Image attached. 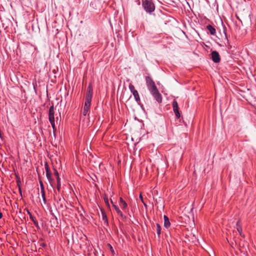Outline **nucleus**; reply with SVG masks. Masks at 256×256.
<instances>
[{
  "mask_svg": "<svg viewBox=\"0 0 256 256\" xmlns=\"http://www.w3.org/2000/svg\"><path fill=\"white\" fill-rule=\"evenodd\" d=\"M108 246L110 248V250L112 252V253L114 254V251L112 246L110 244H108Z\"/></svg>",
  "mask_w": 256,
  "mask_h": 256,
  "instance_id": "23",
  "label": "nucleus"
},
{
  "mask_svg": "<svg viewBox=\"0 0 256 256\" xmlns=\"http://www.w3.org/2000/svg\"><path fill=\"white\" fill-rule=\"evenodd\" d=\"M40 190H44V185H42V186H40Z\"/></svg>",
  "mask_w": 256,
  "mask_h": 256,
  "instance_id": "34",
  "label": "nucleus"
},
{
  "mask_svg": "<svg viewBox=\"0 0 256 256\" xmlns=\"http://www.w3.org/2000/svg\"><path fill=\"white\" fill-rule=\"evenodd\" d=\"M54 175L56 177L57 181L56 188L58 192H60L61 188L60 178L59 176L58 172L56 168H54Z\"/></svg>",
  "mask_w": 256,
  "mask_h": 256,
  "instance_id": "8",
  "label": "nucleus"
},
{
  "mask_svg": "<svg viewBox=\"0 0 256 256\" xmlns=\"http://www.w3.org/2000/svg\"><path fill=\"white\" fill-rule=\"evenodd\" d=\"M172 108L176 118H179L180 117V114L179 112L178 102L176 100H174L172 102Z\"/></svg>",
  "mask_w": 256,
  "mask_h": 256,
  "instance_id": "7",
  "label": "nucleus"
},
{
  "mask_svg": "<svg viewBox=\"0 0 256 256\" xmlns=\"http://www.w3.org/2000/svg\"><path fill=\"white\" fill-rule=\"evenodd\" d=\"M206 28L208 30L210 33L212 35H215L216 34V30L215 28L210 24H208L206 26Z\"/></svg>",
  "mask_w": 256,
  "mask_h": 256,
  "instance_id": "13",
  "label": "nucleus"
},
{
  "mask_svg": "<svg viewBox=\"0 0 256 256\" xmlns=\"http://www.w3.org/2000/svg\"><path fill=\"white\" fill-rule=\"evenodd\" d=\"M116 213L120 216L122 220H124L126 219V216L122 214V212L120 210H119Z\"/></svg>",
  "mask_w": 256,
  "mask_h": 256,
  "instance_id": "20",
  "label": "nucleus"
},
{
  "mask_svg": "<svg viewBox=\"0 0 256 256\" xmlns=\"http://www.w3.org/2000/svg\"><path fill=\"white\" fill-rule=\"evenodd\" d=\"M40 246L42 248H45L46 246V244L44 242H42L40 244Z\"/></svg>",
  "mask_w": 256,
  "mask_h": 256,
  "instance_id": "28",
  "label": "nucleus"
},
{
  "mask_svg": "<svg viewBox=\"0 0 256 256\" xmlns=\"http://www.w3.org/2000/svg\"><path fill=\"white\" fill-rule=\"evenodd\" d=\"M39 182H40V186H42V185H43V182H42V181L40 177L39 176Z\"/></svg>",
  "mask_w": 256,
  "mask_h": 256,
  "instance_id": "32",
  "label": "nucleus"
},
{
  "mask_svg": "<svg viewBox=\"0 0 256 256\" xmlns=\"http://www.w3.org/2000/svg\"><path fill=\"white\" fill-rule=\"evenodd\" d=\"M138 4H139V5L140 4V0H138Z\"/></svg>",
  "mask_w": 256,
  "mask_h": 256,
  "instance_id": "39",
  "label": "nucleus"
},
{
  "mask_svg": "<svg viewBox=\"0 0 256 256\" xmlns=\"http://www.w3.org/2000/svg\"><path fill=\"white\" fill-rule=\"evenodd\" d=\"M128 87H129V89L132 93L136 90L135 89L134 86L131 83L129 84Z\"/></svg>",
  "mask_w": 256,
  "mask_h": 256,
  "instance_id": "22",
  "label": "nucleus"
},
{
  "mask_svg": "<svg viewBox=\"0 0 256 256\" xmlns=\"http://www.w3.org/2000/svg\"><path fill=\"white\" fill-rule=\"evenodd\" d=\"M60 207L62 208V204H60Z\"/></svg>",
  "mask_w": 256,
  "mask_h": 256,
  "instance_id": "40",
  "label": "nucleus"
},
{
  "mask_svg": "<svg viewBox=\"0 0 256 256\" xmlns=\"http://www.w3.org/2000/svg\"><path fill=\"white\" fill-rule=\"evenodd\" d=\"M164 226L168 228L170 226V222L169 218L166 215L164 216Z\"/></svg>",
  "mask_w": 256,
  "mask_h": 256,
  "instance_id": "14",
  "label": "nucleus"
},
{
  "mask_svg": "<svg viewBox=\"0 0 256 256\" xmlns=\"http://www.w3.org/2000/svg\"><path fill=\"white\" fill-rule=\"evenodd\" d=\"M101 212L102 214V220L104 221V224L106 226H108V222L106 212H105L103 208H101Z\"/></svg>",
  "mask_w": 256,
  "mask_h": 256,
  "instance_id": "10",
  "label": "nucleus"
},
{
  "mask_svg": "<svg viewBox=\"0 0 256 256\" xmlns=\"http://www.w3.org/2000/svg\"><path fill=\"white\" fill-rule=\"evenodd\" d=\"M134 98V99L136 100V101L139 104L140 101V96H139V94L138 93V92L137 90L132 92Z\"/></svg>",
  "mask_w": 256,
  "mask_h": 256,
  "instance_id": "16",
  "label": "nucleus"
},
{
  "mask_svg": "<svg viewBox=\"0 0 256 256\" xmlns=\"http://www.w3.org/2000/svg\"><path fill=\"white\" fill-rule=\"evenodd\" d=\"M64 200H64V198H60L59 199V201H60V202H62V201L64 202Z\"/></svg>",
  "mask_w": 256,
  "mask_h": 256,
  "instance_id": "35",
  "label": "nucleus"
},
{
  "mask_svg": "<svg viewBox=\"0 0 256 256\" xmlns=\"http://www.w3.org/2000/svg\"><path fill=\"white\" fill-rule=\"evenodd\" d=\"M104 202L105 204H106V206H108V208H110V204L108 202V198L106 195L104 196Z\"/></svg>",
  "mask_w": 256,
  "mask_h": 256,
  "instance_id": "21",
  "label": "nucleus"
},
{
  "mask_svg": "<svg viewBox=\"0 0 256 256\" xmlns=\"http://www.w3.org/2000/svg\"><path fill=\"white\" fill-rule=\"evenodd\" d=\"M40 190L42 196H46L44 190Z\"/></svg>",
  "mask_w": 256,
  "mask_h": 256,
  "instance_id": "27",
  "label": "nucleus"
},
{
  "mask_svg": "<svg viewBox=\"0 0 256 256\" xmlns=\"http://www.w3.org/2000/svg\"><path fill=\"white\" fill-rule=\"evenodd\" d=\"M33 222L36 228H40L38 224L37 220H36L35 221Z\"/></svg>",
  "mask_w": 256,
  "mask_h": 256,
  "instance_id": "24",
  "label": "nucleus"
},
{
  "mask_svg": "<svg viewBox=\"0 0 256 256\" xmlns=\"http://www.w3.org/2000/svg\"><path fill=\"white\" fill-rule=\"evenodd\" d=\"M93 5H94V4H93V2H92L90 4V6H92V7L94 8Z\"/></svg>",
  "mask_w": 256,
  "mask_h": 256,
  "instance_id": "36",
  "label": "nucleus"
},
{
  "mask_svg": "<svg viewBox=\"0 0 256 256\" xmlns=\"http://www.w3.org/2000/svg\"><path fill=\"white\" fill-rule=\"evenodd\" d=\"M93 95V88L91 83L89 84L87 88L86 94V96L85 102L87 103H90L92 102Z\"/></svg>",
  "mask_w": 256,
  "mask_h": 256,
  "instance_id": "2",
  "label": "nucleus"
},
{
  "mask_svg": "<svg viewBox=\"0 0 256 256\" xmlns=\"http://www.w3.org/2000/svg\"><path fill=\"white\" fill-rule=\"evenodd\" d=\"M42 200H44V204H46V196H42Z\"/></svg>",
  "mask_w": 256,
  "mask_h": 256,
  "instance_id": "31",
  "label": "nucleus"
},
{
  "mask_svg": "<svg viewBox=\"0 0 256 256\" xmlns=\"http://www.w3.org/2000/svg\"><path fill=\"white\" fill-rule=\"evenodd\" d=\"M150 92L152 96H154V99L158 102L161 103L162 102V96L159 92L157 88L154 89L150 90Z\"/></svg>",
  "mask_w": 256,
  "mask_h": 256,
  "instance_id": "3",
  "label": "nucleus"
},
{
  "mask_svg": "<svg viewBox=\"0 0 256 256\" xmlns=\"http://www.w3.org/2000/svg\"><path fill=\"white\" fill-rule=\"evenodd\" d=\"M113 207L114 208L116 212H117L120 210L119 208L114 204H113Z\"/></svg>",
  "mask_w": 256,
  "mask_h": 256,
  "instance_id": "25",
  "label": "nucleus"
},
{
  "mask_svg": "<svg viewBox=\"0 0 256 256\" xmlns=\"http://www.w3.org/2000/svg\"><path fill=\"white\" fill-rule=\"evenodd\" d=\"M119 204L121 207L122 209L125 211L128 208V204L126 202L122 199V198H120Z\"/></svg>",
  "mask_w": 256,
  "mask_h": 256,
  "instance_id": "11",
  "label": "nucleus"
},
{
  "mask_svg": "<svg viewBox=\"0 0 256 256\" xmlns=\"http://www.w3.org/2000/svg\"><path fill=\"white\" fill-rule=\"evenodd\" d=\"M90 104V103H87L86 102H84V106L82 111V114L84 116H86L88 112L89 111Z\"/></svg>",
  "mask_w": 256,
  "mask_h": 256,
  "instance_id": "12",
  "label": "nucleus"
},
{
  "mask_svg": "<svg viewBox=\"0 0 256 256\" xmlns=\"http://www.w3.org/2000/svg\"><path fill=\"white\" fill-rule=\"evenodd\" d=\"M144 205L145 206V207H146L147 206V205L144 202H142Z\"/></svg>",
  "mask_w": 256,
  "mask_h": 256,
  "instance_id": "37",
  "label": "nucleus"
},
{
  "mask_svg": "<svg viewBox=\"0 0 256 256\" xmlns=\"http://www.w3.org/2000/svg\"><path fill=\"white\" fill-rule=\"evenodd\" d=\"M145 78L146 84L149 90H150L154 89L157 88L156 86L155 82L150 76H146Z\"/></svg>",
  "mask_w": 256,
  "mask_h": 256,
  "instance_id": "4",
  "label": "nucleus"
},
{
  "mask_svg": "<svg viewBox=\"0 0 256 256\" xmlns=\"http://www.w3.org/2000/svg\"><path fill=\"white\" fill-rule=\"evenodd\" d=\"M51 125H52V130H53V132H54V134H55V133L56 131V125H55V120H49Z\"/></svg>",
  "mask_w": 256,
  "mask_h": 256,
  "instance_id": "18",
  "label": "nucleus"
},
{
  "mask_svg": "<svg viewBox=\"0 0 256 256\" xmlns=\"http://www.w3.org/2000/svg\"><path fill=\"white\" fill-rule=\"evenodd\" d=\"M211 58L212 61L215 63L220 62L221 60L218 52L216 50H214L212 52Z\"/></svg>",
  "mask_w": 256,
  "mask_h": 256,
  "instance_id": "6",
  "label": "nucleus"
},
{
  "mask_svg": "<svg viewBox=\"0 0 256 256\" xmlns=\"http://www.w3.org/2000/svg\"><path fill=\"white\" fill-rule=\"evenodd\" d=\"M142 6L146 12L151 14L155 10V5L152 0H142Z\"/></svg>",
  "mask_w": 256,
  "mask_h": 256,
  "instance_id": "1",
  "label": "nucleus"
},
{
  "mask_svg": "<svg viewBox=\"0 0 256 256\" xmlns=\"http://www.w3.org/2000/svg\"><path fill=\"white\" fill-rule=\"evenodd\" d=\"M236 228H237V230L240 236H244L242 234V228L241 225L240 224V220H238L236 222Z\"/></svg>",
  "mask_w": 256,
  "mask_h": 256,
  "instance_id": "15",
  "label": "nucleus"
},
{
  "mask_svg": "<svg viewBox=\"0 0 256 256\" xmlns=\"http://www.w3.org/2000/svg\"><path fill=\"white\" fill-rule=\"evenodd\" d=\"M16 183H17V186L18 188L19 193H20L21 197L22 198V188H21V186H20L21 182H20V179L19 178L16 180Z\"/></svg>",
  "mask_w": 256,
  "mask_h": 256,
  "instance_id": "17",
  "label": "nucleus"
},
{
  "mask_svg": "<svg viewBox=\"0 0 256 256\" xmlns=\"http://www.w3.org/2000/svg\"><path fill=\"white\" fill-rule=\"evenodd\" d=\"M30 219L32 222H34V221H35V220H36L34 217V216H32H32H30Z\"/></svg>",
  "mask_w": 256,
  "mask_h": 256,
  "instance_id": "30",
  "label": "nucleus"
},
{
  "mask_svg": "<svg viewBox=\"0 0 256 256\" xmlns=\"http://www.w3.org/2000/svg\"><path fill=\"white\" fill-rule=\"evenodd\" d=\"M156 232L158 238L160 237V234H161V226L159 224H156Z\"/></svg>",
  "mask_w": 256,
  "mask_h": 256,
  "instance_id": "19",
  "label": "nucleus"
},
{
  "mask_svg": "<svg viewBox=\"0 0 256 256\" xmlns=\"http://www.w3.org/2000/svg\"><path fill=\"white\" fill-rule=\"evenodd\" d=\"M44 167L46 172V176L48 181L51 182L54 180L52 176V172H50V168L47 162L44 164Z\"/></svg>",
  "mask_w": 256,
  "mask_h": 256,
  "instance_id": "5",
  "label": "nucleus"
},
{
  "mask_svg": "<svg viewBox=\"0 0 256 256\" xmlns=\"http://www.w3.org/2000/svg\"><path fill=\"white\" fill-rule=\"evenodd\" d=\"M24 210H26L28 213V214L30 216H32V213L30 212V210L28 208H26Z\"/></svg>",
  "mask_w": 256,
  "mask_h": 256,
  "instance_id": "26",
  "label": "nucleus"
},
{
  "mask_svg": "<svg viewBox=\"0 0 256 256\" xmlns=\"http://www.w3.org/2000/svg\"><path fill=\"white\" fill-rule=\"evenodd\" d=\"M48 120H54V103L50 106L48 110Z\"/></svg>",
  "mask_w": 256,
  "mask_h": 256,
  "instance_id": "9",
  "label": "nucleus"
},
{
  "mask_svg": "<svg viewBox=\"0 0 256 256\" xmlns=\"http://www.w3.org/2000/svg\"><path fill=\"white\" fill-rule=\"evenodd\" d=\"M140 199L141 202H144V200L143 197H142V196L141 194H140Z\"/></svg>",
  "mask_w": 256,
  "mask_h": 256,
  "instance_id": "29",
  "label": "nucleus"
},
{
  "mask_svg": "<svg viewBox=\"0 0 256 256\" xmlns=\"http://www.w3.org/2000/svg\"><path fill=\"white\" fill-rule=\"evenodd\" d=\"M39 182H40V186H42V185H43V182H42V181L40 177L39 176Z\"/></svg>",
  "mask_w": 256,
  "mask_h": 256,
  "instance_id": "33",
  "label": "nucleus"
},
{
  "mask_svg": "<svg viewBox=\"0 0 256 256\" xmlns=\"http://www.w3.org/2000/svg\"><path fill=\"white\" fill-rule=\"evenodd\" d=\"M110 202H111V203H112V205H113V204H114V202H112V200H110Z\"/></svg>",
  "mask_w": 256,
  "mask_h": 256,
  "instance_id": "38",
  "label": "nucleus"
}]
</instances>
